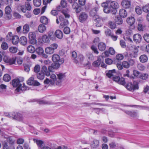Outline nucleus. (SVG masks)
<instances>
[{"label":"nucleus","mask_w":149,"mask_h":149,"mask_svg":"<svg viewBox=\"0 0 149 149\" xmlns=\"http://www.w3.org/2000/svg\"><path fill=\"white\" fill-rule=\"evenodd\" d=\"M40 21L41 23L45 24L48 23V21L47 18L45 16H42L40 18Z\"/></svg>","instance_id":"obj_31"},{"label":"nucleus","mask_w":149,"mask_h":149,"mask_svg":"<svg viewBox=\"0 0 149 149\" xmlns=\"http://www.w3.org/2000/svg\"><path fill=\"white\" fill-rule=\"evenodd\" d=\"M137 68L139 70L142 71L144 70L145 69V66L141 63L137 65Z\"/></svg>","instance_id":"obj_41"},{"label":"nucleus","mask_w":149,"mask_h":149,"mask_svg":"<svg viewBox=\"0 0 149 149\" xmlns=\"http://www.w3.org/2000/svg\"><path fill=\"white\" fill-rule=\"evenodd\" d=\"M45 74L42 72H40L37 74V76L38 78L39 79L42 80L44 78Z\"/></svg>","instance_id":"obj_42"},{"label":"nucleus","mask_w":149,"mask_h":149,"mask_svg":"<svg viewBox=\"0 0 149 149\" xmlns=\"http://www.w3.org/2000/svg\"><path fill=\"white\" fill-rule=\"evenodd\" d=\"M18 79H15L12 82V84L13 87H17L15 90V92H19L26 90L27 87L24 86V83H21Z\"/></svg>","instance_id":"obj_2"},{"label":"nucleus","mask_w":149,"mask_h":149,"mask_svg":"<svg viewBox=\"0 0 149 149\" xmlns=\"http://www.w3.org/2000/svg\"><path fill=\"white\" fill-rule=\"evenodd\" d=\"M98 47L99 50L101 51H104L106 47L105 44L102 42L100 43L98 45Z\"/></svg>","instance_id":"obj_26"},{"label":"nucleus","mask_w":149,"mask_h":149,"mask_svg":"<svg viewBox=\"0 0 149 149\" xmlns=\"http://www.w3.org/2000/svg\"><path fill=\"white\" fill-rule=\"evenodd\" d=\"M48 36L52 40H54L56 39L55 33L52 31H50L49 33Z\"/></svg>","instance_id":"obj_30"},{"label":"nucleus","mask_w":149,"mask_h":149,"mask_svg":"<svg viewBox=\"0 0 149 149\" xmlns=\"http://www.w3.org/2000/svg\"><path fill=\"white\" fill-rule=\"evenodd\" d=\"M19 42L23 45H26L27 43V40L26 37L24 36L21 37L19 39Z\"/></svg>","instance_id":"obj_22"},{"label":"nucleus","mask_w":149,"mask_h":149,"mask_svg":"<svg viewBox=\"0 0 149 149\" xmlns=\"http://www.w3.org/2000/svg\"><path fill=\"white\" fill-rule=\"evenodd\" d=\"M139 47H137L133 45H129L128 47L130 51L129 55L130 57L135 58L137 57L139 51Z\"/></svg>","instance_id":"obj_3"},{"label":"nucleus","mask_w":149,"mask_h":149,"mask_svg":"<svg viewBox=\"0 0 149 149\" xmlns=\"http://www.w3.org/2000/svg\"><path fill=\"white\" fill-rule=\"evenodd\" d=\"M126 21L128 24L132 26L134 24L135 22V19L132 17H128Z\"/></svg>","instance_id":"obj_17"},{"label":"nucleus","mask_w":149,"mask_h":149,"mask_svg":"<svg viewBox=\"0 0 149 149\" xmlns=\"http://www.w3.org/2000/svg\"><path fill=\"white\" fill-rule=\"evenodd\" d=\"M113 80L118 83V84L124 86L125 84V79L123 77L120 78L118 76H115L112 77Z\"/></svg>","instance_id":"obj_9"},{"label":"nucleus","mask_w":149,"mask_h":149,"mask_svg":"<svg viewBox=\"0 0 149 149\" xmlns=\"http://www.w3.org/2000/svg\"><path fill=\"white\" fill-rule=\"evenodd\" d=\"M13 37L12 32H10L6 36V39L8 40H12Z\"/></svg>","instance_id":"obj_54"},{"label":"nucleus","mask_w":149,"mask_h":149,"mask_svg":"<svg viewBox=\"0 0 149 149\" xmlns=\"http://www.w3.org/2000/svg\"><path fill=\"white\" fill-rule=\"evenodd\" d=\"M93 19L95 22V26L97 27H100L102 26L103 23V18L98 16H97L94 17Z\"/></svg>","instance_id":"obj_6"},{"label":"nucleus","mask_w":149,"mask_h":149,"mask_svg":"<svg viewBox=\"0 0 149 149\" xmlns=\"http://www.w3.org/2000/svg\"><path fill=\"white\" fill-rule=\"evenodd\" d=\"M7 141L10 144H12L13 143L14 141L11 137L6 136L5 137Z\"/></svg>","instance_id":"obj_58"},{"label":"nucleus","mask_w":149,"mask_h":149,"mask_svg":"<svg viewBox=\"0 0 149 149\" xmlns=\"http://www.w3.org/2000/svg\"><path fill=\"white\" fill-rule=\"evenodd\" d=\"M116 74L115 70L114 69L109 70L106 74L107 76L109 78L112 77L114 74Z\"/></svg>","instance_id":"obj_35"},{"label":"nucleus","mask_w":149,"mask_h":149,"mask_svg":"<svg viewBox=\"0 0 149 149\" xmlns=\"http://www.w3.org/2000/svg\"><path fill=\"white\" fill-rule=\"evenodd\" d=\"M119 12V15L122 17L125 18L127 16V12L126 10L122 8L120 10Z\"/></svg>","instance_id":"obj_19"},{"label":"nucleus","mask_w":149,"mask_h":149,"mask_svg":"<svg viewBox=\"0 0 149 149\" xmlns=\"http://www.w3.org/2000/svg\"><path fill=\"white\" fill-rule=\"evenodd\" d=\"M29 31V27L28 24H25L23 26V32L24 34H26Z\"/></svg>","instance_id":"obj_29"},{"label":"nucleus","mask_w":149,"mask_h":149,"mask_svg":"<svg viewBox=\"0 0 149 149\" xmlns=\"http://www.w3.org/2000/svg\"><path fill=\"white\" fill-rule=\"evenodd\" d=\"M51 79H49L48 78H47L44 81V83L45 84H52V85L54 84L55 82V81Z\"/></svg>","instance_id":"obj_36"},{"label":"nucleus","mask_w":149,"mask_h":149,"mask_svg":"<svg viewBox=\"0 0 149 149\" xmlns=\"http://www.w3.org/2000/svg\"><path fill=\"white\" fill-rule=\"evenodd\" d=\"M27 50L28 52L31 53H33L35 51V48L32 45H29L28 46Z\"/></svg>","instance_id":"obj_39"},{"label":"nucleus","mask_w":149,"mask_h":149,"mask_svg":"<svg viewBox=\"0 0 149 149\" xmlns=\"http://www.w3.org/2000/svg\"><path fill=\"white\" fill-rule=\"evenodd\" d=\"M55 35L56 37L59 39H61L63 36L62 32L59 30H57L56 31Z\"/></svg>","instance_id":"obj_18"},{"label":"nucleus","mask_w":149,"mask_h":149,"mask_svg":"<svg viewBox=\"0 0 149 149\" xmlns=\"http://www.w3.org/2000/svg\"><path fill=\"white\" fill-rule=\"evenodd\" d=\"M108 24L109 27L112 29H114L116 27V24L112 22H109Z\"/></svg>","instance_id":"obj_47"},{"label":"nucleus","mask_w":149,"mask_h":149,"mask_svg":"<svg viewBox=\"0 0 149 149\" xmlns=\"http://www.w3.org/2000/svg\"><path fill=\"white\" fill-rule=\"evenodd\" d=\"M135 10L136 13L139 15L141 14L142 13L141 9L139 6H137L136 7Z\"/></svg>","instance_id":"obj_63"},{"label":"nucleus","mask_w":149,"mask_h":149,"mask_svg":"<svg viewBox=\"0 0 149 149\" xmlns=\"http://www.w3.org/2000/svg\"><path fill=\"white\" fill-rule=\"evenodd\" d=\"M143 11L146 13L149 12V4L146 5L143 7Z\"/></svg>","instance_id":"obj_52"},{"label":"nucleus","mask_w":149,"mask_h":149,"mask_svg":"<svg viewBox=\"0 0 149 149\" xmlns=\"http://www.w3.org/2000/svg\"><path fill=\"white\" fill-rule=\"evenodd\" d=\"M133 37L134 41L136 43H139L141 40L142 37L139 34H134Z\"/></svg>","instance_id":"obj_14"},{"label":"nucleus","mask_w":149,"mask_h":149,"mask_svg":"<svg viewBox=\"0 0 149 149\" xmlns=\"http://www.w3.org/2000/svg\"><path fill=\"white\" fill-rule=\"evenodd\" d=\"M91 49L94 52V53L98 54L99 53V52L97 49L96 47L94 45H92L91 47Z\"/></svg>","instance_id":"obj_55"},{"label":"nucleus","mask_w":149,"mask_h":149,"mask_svg":"<svg viewBox=\"0 0 149 149\" xmlns=\"http://www.w3.org/2000/svg\"><path fill=\"white\" fill-rule=\"evenodd\" d=\"M84 58V56L81 54H80L78 56L77 59L79 61V62H81L83 61Z\"/></svg>","instance_id":"obj_61"},{"label":"nucleus","mask_w":149,"mask_h":149,"mask_svg":"<svg viewBox=\"0 0 149 149\" xmlns=\"http://www.w3.org/2000/svg\"><path fill=\"white\" fill-rule=\"evenodd\" d=\"M124 58V56L122 54H118L116 55V59L118 60H121Z\"/></svg>","instance_id":"obj_64"},{"label":"nucleus","mask_w":149,"mask_h":149,"mask_svg":"<svg viewBox=\"0 0 149 149\" xmlns=\"http://www.w3.org/2000/svg\"><path fill=\"white\" fill-rule=\"evenodd\" d=\"M42 72L47 76H50V72L48 71L47 68L45 66H43L42 67Z\"/></svg>","instance_id":"obj_28"},{"label":"nucleus","mask_w":149,"mask_h":149,"mask_svg":"<svg viewBox=\"0 0 149 149\" xmlns=\"http://www.w3.org/2000/svg\"><path fill=\"white\" fill-rule=\"evenodd\" d=\"M9 50L11 53H15L17 52V48L15 47H11L9 48Z\"/></svg>","instance_id":"obj_50"},{"label":"nucleus","mask_w":149,"mask_h":149,"mask_svg":"<svg viewBox=\"0 0 149 149\" xmlns=\"http://www.w3.org/2000/svg\"><path fill=\"white\" fill-rule=\"evenodd\" d=\"M68 24V21L66 19H64L61 22L60 25V28H63L64 26L67 25Z\"/></svg>","instance_id":"obj_37"},{"label":"nucleus","mask_w":149,"mask_h":149,"mask_svg":"<svg viewBox=\"0 0 149 149\" xmlns=\"http://www.w3.org/2000/svg\"><path fill=\"white\" fill-rule=\"evenodd\" d=\"M58 47V45L56 43L51 44L49 47H46L45 49V53L48 54H53L54 50L56 49Z\"/></svg>","instance_id":"obj_4"},{"label":"nucleus","mask_w":149,"mask_h":149,"mask_svg":"<svg viewBox=\"0 0 149 149\" xmlns=\"http://www.w3.org/2000/svg\"><path fill=\"white\" fill-rule=\"evenodd\" d=\"M110 6L113 9H114V12L113 13L115 14L116 12V9L119 7L118 3L115 1H111L110 3Z\"/></svg>","instance_id":"obj_13"},{"label":"nucleus","mask_w":149,"mask_h":149,"mask_svg":"<svg viewBox=\"0 0 149 149\" xmlns=\"http://www.w3.org/2000/svg\"><path fill=\"white\" fill-rule=\"evenodd\" d=\"M34 78L33 77H31L27 81V84L30 85H32L34 81Z\"/></svg>","instance_id":"obj_57"},{"label":"nucleus","mask_w":149,"mask_h":149,"mask_svg":"<svg viewBox=\"0 0 149 149\" xmlns=\"http://www.w3.org/2000/svg\"><path fill=\"white\" fill-rule=\"evenodd\" d=\"M11 79L10 76L8 74H6L4 75L3 79L6 81H9Z\"/></svg>","instance_id":"obj_46"},{"label":"nucleus","mask_w":149,"mask_h":149,"mask_svg":"<svg viewBox=\"0 0 149 149\" xmlns=\"http://www.w3.org/2000/svg\"><path fill=\"white\" fill-rule=\"evenodd\" d=\"M93 143L92 144L93 147L94 148H96L97 147L99 144V141L98 140H95L93 142Z\"/></svg>","instance_id":"obj_59"},{"label":"nucleus","mask_w":149,"mask_h":149,"mask_svg":"<svg viewBox=\"0 0 149 149\" xmlns=\"http://www.w3.org/2000/svg\"><path fill=\"white\" fill-rule=\"evenodd\" d=\"M12 40L13 44L14 45H16L18 43L19 40V37L17 36H14Z\"/></svg>","instance_id":"obj_34"},{"label":"nucleus","mask_w":149,"mask_h":149,"mask_svg":"<svg viewBox=\"0 0 149 149\" xmlns=\"http://www.w3.org/2000/svg\"><path fill=\"white\" fill-rule=\"evenodd\" d=\"M34 142H36L37 145L38 146L41 147L42 145L43 144V142L40 140H37L36 139H33Z\"/></svg>","instance_id":"obj_48"},{"label":"nucleus","mask_w":149,"mask_h":149,"mask_svg":"<svg viewBox=\"0 0 149 149\" xmlns=\"http://www.w3.org/2000/svg\"><path fill=\"white\" fill-rule=\"evenodd\" d=\"M52 59L54 62H60L61 61H64L62 59H60L59 56L57 54H53L52 57Z\"/></svg>","instance_id":"obj_16"},{"label":"nucleus","mask_w":149,"mask_h":149,"mask_svg":"<svg viewBox=\"0 0 149 149\" xmlns=\"http://www.w3.org/2000/svg\"><path fill=\"white\" fill-rule=\"evenodd\" d=\"M122 66L123 67L125 68H128L130 67L129 64L128 63V61H123L122 63Z\"/></svg>","instance_id":"obj_51"},{"label":"nucleus","mask_w":149,"mask_h":149,"mask_svg":"<svg viewBox=\"0 0 149 149\" xmlns=\"http://www.w3.org/2000/svg\"><path fill=\"white\" fill-rule=\"evenodd\" d=\"M29 42L30 43L34 45L36 43V34L35 32H31L29 33Z\"/></svg>","instance_id":"obj_7"},{"label":"nucleus","mask_w":149,"mask_h":149,"mask_svg":"<svg viewBox=\"0 0 149 149\" xmlns=\"http://www.w3.org/2000/svg\"><path fill=\"white\" fill-rule=\"evenodd\" d=\"M124 86L128 90L130 91L138 89L139 88L138 85L137 83L134 84H133L132 83L130 82L126 85H125V84Z\"/></svg>","instance_id":"obj_8"},{"label":"nucleus","mask_w":149,"mask_h":149,"mask_svg":"<svg viewBox=\"0 0 149 149\" xmlns=\"http://www.w3.org/2000/svg\"><path fill=\"white\" fill-rule=\"evenodd\" d=\"M141 48L143 50H144L145 49L146 51L147 52L149 53V44L146 45V47L144 46H141Z\"/></svg>","instance_id":"obj_60"},{"label":"nucleus","mask_w":149,"mask_h":149,"mask_svg":"<svg viewBox=\"0 0 149 149\" xmlns=\"http://www.w3.org/2000/svg\"><path fill=\"white\" fill-rule=\"evenodd\" d=\"M139 61L142 63L146 62L148 60L147 56L143 54L141 55L139 58Z\"/></svg>","instance_id":"obj_21"},{"label":"nucleus","mask_w":149,"mask_h":149,"mask_svg":"<svg viewBox=\"0 0 149 149\" xmlns=\"http://www.w3.org/2000/svg\"><path fill=\"white\" fill-rule=\"evenodd\" d=\"M40 66L39 65H36L34 68V71L35 72L37 73L40 70Z\"/></svg>","instance_id":"obj_53"},{"label":"nucleus","mask_w":149,"mask_h":149,"mask_svg":"<svg viewBox=\"0 0 149 149\" xmlns=\"http://www.w3.org/2000/svg\"><path fill=\"white\" fill-rule=\"evenodd\" d=\"M131 1L124 0L121 2V5L123 7L125 8H128L131 6Z\"/></svg>","instance_id":"obj_15"},{"label":"nucleus","mask_w":149,"mask_h":149,"mask_svg":"<svg viewBox=\"0 0 149 149\" xmlns=\"http://www.w3.org/2000/svg\"><path fill=\"white\" fill-rule=\"evenodd\" d=\"M36 52L38 54L41 55L44 52V50L41 47H38L37 48L36 50Z\"/></svg>","instance_id":"obj_38"},{"label":"nucleus","mask_w":149,"mask_h":149,"mask_svg":"<svg viewBox=\"0 0 149 149\" xmlns=\"http://www.w3.org/2000/svg\"><path fill=\"white\" fill-rule=\"evenodd\" d=\"M11 11V8L9 6H6L5 9V11L6 14H10Z\"/></svg>","instance_id":"obj_45"},{"label":"nucleus","mask_w":149,"mask_h":149,"mask_svg":"<svg viewBox=\"0 0 149 149\" xmlns=\"http://www.w3.org/2000/svg\"><path fill=\"white\" fill-rule=\"evenodd\" d=\"M61 13L64 15L66 18H69L70 17V11L67 9L63 10L61 11Z\"/></svg>","instance_id":"obj_23"},{"label":"nucleus","mask_w":149,"mask_h":149,"mask_svg":"<svg viewBox=\"0 0 149 149\" xmlns=\"http://www.w3.org/2000/svg\"><path fill=\"white\" fill-rule=\"evenodd\" d=\"M116 22L118 24H122L123 23L122 19L119 17H117L115 19Z\"/></svg>","instance_id":"obj_40"},{"label":"nucleus","mask_w":149,"mask_h":149,"mask_svg":"<svg viewBox=\"0 0 149 149\" xmlns=\"http://www.w3.org/2000/svg\"><path fill=\"white\" fill-rule=\"evenodd\" d=\"M65 76L64 73L58 72L56 74H52L50 75V77L55 81L57 85L60 86L62 80L65 78Z\"/></svg>","instance_id":"obj_1"},{"label":"nucleus","mask_w":149,"mask_h":149,"mask_svg":"<svg viewBox=\"0 0 149 149\" xmlns=\"http://www.w3.org/2000/svg\"><path fill=\"white\" fill-rule=\"evenodd\" d=\"M33 2L34 5L36 7L40 6L41 4V0H33Z\"/></svg>","instance_id":"obj_43"},{"label":"nucleus","mask_w":149,"mask_h":149,"mask_svg":"<svg viewBox=\"0 0 149 149\" xmlns=\"http://www.w3.org/2000/svg\"><path fill=\"white\" fill-rule=\"evenodd\" d=\"M64 61H61L60 62H54L52 64V67L54 69H57L59 68L60 65L62 64L64 62Z\"/></svg>","instance_id":"obj_24"},{"label":"nucleus","mask_w":149,"mask_h":149,"mask_svg":"<svg viewBox=\"0 0 149 149\" xmlns=\"http://www.w3.org/2000/svg\"><path fill=\"white\" fill-rule=\"evenodd\" d=\"M3 61L9 65H12L15 63L16 58L14 57L10 58L7 56H5L3 57Z\"/></svg>","instance_id":"obj_5"},{"label":"nucleus","mask_w":149,"mask_h":149,"mask_svg":"<svg viewBox=\"0 0 149 149\" xmlns=\"http://www.w3.org/2000/svg\"><path fill=\"white\" fill-rule=\"evenodd\" d=\"M1 47L2 49L6 50L8 48V44L6 42H3L1 45Z\"/></svg>","instance_id":"obj_49"},{"label":"nucleus","mask_w":149,"mask_h":149,"mask_svg":"<svg viewBox=\"0 0 149 149\" xmlns=\"http://www.w3.org/2000/svg\"><path fill=\"white\" fill-rule=\"evenodd\" d=\"M38 30L40 33H43L46 30V28L45 26L43 24L40 25L38 27Z\"/></svg>","instance_id":"obj_25"},{"label":"nucleus","mask_w":149,"mask_h":149,"mask_svg":"<svg viewBox=\"0 0 149 149\" xmlns=\"http://www.w3.org/2000/svg\"><path fill=\"white\" fill-rule=\"evenodd\" d=\"M143 38L146 42L149 43V34L146 33L144 35Z\"/></svg>","instance_id":"obj_56"},{"label":"nucleus","mask_w":149,"mask_h":149,"mask_svg":"<svg viewBox=\"0 0 149 149\" xmlns=\"http://www.w3.org/2000/svg\"><path fill=\"white\" fill-rule=\"evenodd\" d=\"M12 118L14 119L19 121L22 120L23 119L22 115L21 114L17 112L13 113L12 114Z\"/></svg>","instance_id":"obj_10"},{"label":"nucleus","mask_w":149,"mask_h":149,"mask_svg":"<svg viewBox=\"0 0 149 149\" xmlns=\"http://www.w3.org/2000/svg\"><path fill=\"white\" fill-rule=\"evenodd\" d=\"M105 33L107 36H110L112 35V33L111 31L109 29H107L105 30Z\"/></svg>","instance_id":"obj_44"},{"label":"nucleus","mask_w":149,"mask_h":149,"mask_svg":"<svg viewBox=\"0 0 149 149\" xmlns=\"http://www.w3.org/2000/svg\"><path fill=\"white\" fill-rule=\"evenodd\" d=\"M101 63V66L103 67H105L106 65L104 64V63L102 61L101 59L98 58L97 60L93 62V65L94 67H97L99 66Z\"/></svg>","instance_id":"obj_11"},{"label":"nucleus","mask_w":149,"mask_h":149,"mask_svg":"<svg viewBox=\"0 0 149 149\" xmlns=\"http://www.w3.org/2000/svg\"><path fill=\"white\" fill-rule=\"evenodd\" d=\"M42 41L45 43H49L50 42V40L48 36L46 35H43L42 37Z\"/></svg>","instance_id":"obj_33"},{"label":"nucleus","mask_w":149,"mask_h":149,"mask_svg":"<svg viewBox=\"0 0 149 149\" xmlns=\"http://www.w3.org/2000/svg\"><path fill=\"white\" fill-rule=\"evenodd\" d=\"M124 112L127 114L132 117H135L137 116V113L135 111H130L128 110L124 111Z\"/></svg>","instance_id":"obj_20"},{"label":"nucleus","mask_w":149,"mask_h":149,"mask_svg":"<svg viewBox=\"0 0 149 149\" xmlns=\"http://www.w3.org/2000/svg\"><path fill=\"white\" fill-rule=\"evenodd\" d=\"M148 74L146 73H143L139 76V78L143 80H146L148 77Z\"/></svg>","instance_id":"obj_32"},{"label":"nucleus","mask_w":149,"mask_h":149,"mask_svg":"<svg viewBox=\"0 0 149 149\" xmlns=\"http://www.w3.org/2000/svg\"><path fill=\"white\" fill-rule=\"evenodd\" d=\"M87 18V14L85 12H82L79 16V19L81 22H83L86 20Z\"/></svg>","instance_id":"obj_12"},{"label":"nucleus","mask_w":149,"mask_h":149,"mask_svg":"<svg viewBox=\"0 0 149 149\" xmlns=\"http://www.w3.org/2000/svg\"><path fill=\"white\" fill-rule=\"evenodd\" d=\"M77 53L76 52L73 51L72 52V57L74 60V62L76 64L79 63V61L77 59Z\"/></svg>","instance_id":"obj_27"},{"label":"nucleus","mask_w":149,"mask_h":149,"mask_svg":"<svg viewBox=\"0 0 149 149\" xmlns=\"http://www.w3.org/2000/svg\"><path fill=\"white\" fill-rule=\"evenodd\" d=\"M25 6H26V10H31V7L30 3L29 2H26L25 3Z\"/></svg>","instance_id":"obj_62"}]
</instances>
